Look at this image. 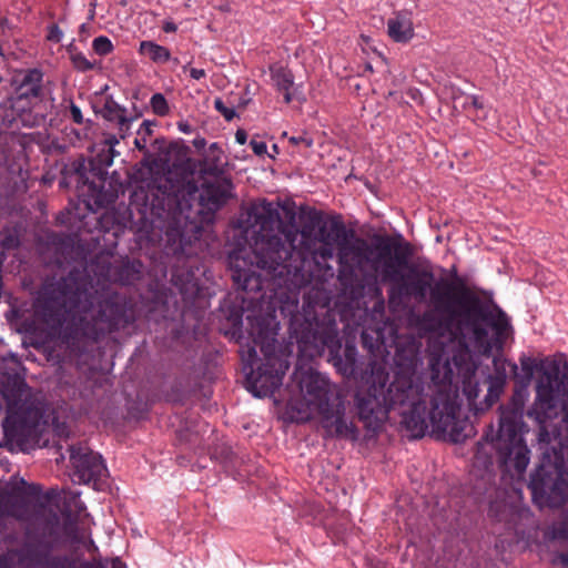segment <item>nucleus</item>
I'll return each mask as SVG.
<instances>
[{
  "label": "nucleus",
  "mask_w": 568,
  "mask_h": 568,
  "mask_svg": "<svg viewBox=\"0 0 568 568\" xmlns=\"http://www.w3.org/2000/svg\"><path fill=\"white\" fill-rule=\"evenodd\" d=\"M362 338H363L364 342L366 341V334L365 333L362 334Z\"/></svg>",
  "instance_id": "obj_50"
},
{
  "label": "nucleus",
  "mask_w": 568,
  "mask_h": 568,
  "mask_svg": "<svg viewBox=\"0 0 568 568\" xmlns=\"http://www.w3.org/2000/svg\"><path fill=\"white\" fill-rule=\"evenodd\" d=\"M69 450L73 468L72 480L78 484H92L97 488L108 471L102 457L82 444L71 446Z\"/></svg>",
  "instance_id": "obj_14"
},
{
  "label": "nucleus",
  "mask_w": 568,
  "mask_h": 568,
  "mask_svg": "<svg viewBox=\"0 0 568 568\" xmlns=\"http://www.w3.org/2000/svg\"><path fill=\"white\" fill-rule=\"evenodd\" d=\"M1 394L7 403V416L2 428L10 443L23 444L36 432L42 417V408L36 394L26 381L10 376Z\"/></svg>",
  "instance_id": "obj_11"
},
{
  "label": "nucleus",
  "mask_w": 568,
  "mask_h": 568,
  "mask_svg": "<svg viewBox=\"0 0 568 568\" xmlns=\"http://www.w3.org/2000/svg\"><path fill=\"white\" fill-rule=\"evenodd\" d=\"M520 419L517 409L501 406L498 432L494 435L490 426L484 439L477 443L474 464L488 469L493 466L491 450H495L501 465L513 462L516 471L524 473L529 464V449L520 435Z\"/></svg>",
  "instance_id": "obj_10"
},
{
  "label": "nucleus",
  "mask_w": 568,
  "mask_h": 568,
  "mask_svg": "<svg viewBox=\"0 0 568 568\" xmlns=\"http://www.w3.org/2000/svg\"><path fill=\"white\" fill-rule=\"evenodd\" d=\"M70 114H71V119L74 123H77V124L83 123L82 112H81L80 108L78 105H75L74 103H71V105H70Z\"/></svg>",
  "instance_id": "obj_34"
},
{
  "label": "nucleus",
  "mask_w": 568,
  "mask_h": 568,
  "mask_svg": "<svg viewBox=\"0 0 568 568\" xmlns=\"http://www.w3.org/2000/svg\"><path fill=\"white\" fill-rule=\"evenodd\" d=\"M142 264L139 261H121L109 268L111 281L130 285L140 278Z\"/></svg>",
  "instance_id": "obj_19"
},
{
  "label": "nucleus",
  "mask_w": 568,
  "mask_h": 568,
  "mask_svg": "<svg viewBox=\"0 0 568 568\" xmlns=\"http://www.w3.org/2000/svg\"><path fill=\"white\" fill-rule=\"evenodd\" d=\"M89 189H90V190H94V189H95L94 184H93V183H90V184H89Z\"/></svg>",
  "instance_id": "obj_49"
},
{
  "label": "nucleus",
  "mask_w": 568,
  "mask_h": 568,
  "mask_svg": "<svg viewBox=\"0 0 568 568\" xmlns=\"http://www.w3.org/2000/svg\"><path fill=\"white\" fill-rule=\"evenodd\" d=\"M290 143L293 145H303L305 149H310L313 145V140L305 135L291 136Z\"/></svg>",
  "instance_id": "obj_31"
},
{
  "label": "nucleus",
  "mask_w": 568,
  "mask_h": 568,
  "mask_svg": "<svg viewBox=\"0 0 568 568\" xmlns=\"http://www.w3.org/2000/svg\"><path fill=\"white\" fill-rule=\"evenodd\" d=\"M394 258L382 268V278L390 282L389 303L408 297L423 302L429 295L432 310L425 311L418 320L420 332L452 331L450 338H459V346L453 355L455 365L466 377L465 392L475 395L469 377L477 368L469 344L483 354L501 345L508 336L510 324L506 313L496 304L483 301L477 293L464 284L455 285L446 280L435 282L430 263L412 264L406 274L398 276Z\"/></svg>",
  "instance_id": "obj_3"
},
{
  "label": "nucleus",
  "mask_w": 568,
  "mask_h": 568,
  "mask_svg": "<svg viewBox=\"0 0 568 568\" xmlns=\"http://www.w3.org/2000/svg\"><path fill=\"white\" fill-rule=\"evenodd\" d=\"M452 331L440 332H423L427 335L426 341V355L428 359V367L430 372V382L424 383L417 376L416 372L422 359L419 357V343L412 339L405 345H400L396 349L395 362L398 367L394 379H397L400 375L409 378L412 386L416 387L423 395H426L424 405L432 408L433 395L440 393L444 394L445 402L438 410L439 414L445 418V410H447V424H450L455 428L459 429L462 434H469L471 426L467 418L460 417V403L458 396V388L454 385L455 371L462 378L463 394L467 398L469 409L475 414L484 413L488 410L499 397V393L493 386L488 388L484 400L477 402L479 394V384L476 381V372L469 377V384L475 386V395L468 396L465 392L466 377L455 365L453 355L459 346V338H450Z\"/></svg>",
  "instance_id": "obj_6"
},
{
  "label": "nucleus",
  "mask_w": 568,
  "mask_h": 568,
  "mask_svg": "<svg viewBox=\"0 0 568 568\" xmlns=\"http://www.w3.org/2000/svg\"><path fill=\"white\" fill-rule=\"evenodd\" d=\"M178 29L173 21H165L162 26V30L166 33L175 32Z\"/></svg>",
  "instance_id": "obj_43"
},
{
  "label": "nucleus",
  "mask_w": 568,
  "mask_h": 568,
  "mask_svg": "<svg viewBox=\"0 0 568 568\" xmlns=\"http://www.w3.org/2000/svg\"><path fill=\"white\" fill-rule=\"evenodd\" d=\"M204 144H205V140L204 139H199V140L194 141V145L196 148L204 146Z\"/></svg>",
  "instance_id": "obj_46"
},
{
  "label": "nucleus",
  "mask_w": 568,
  "mask_h": 568,
  "mask_svg": "<svg viewBox=\"0 0 568 568\" xmlns=\"http://www.w3.org/2000/svg\"><path fill=\"white\" fill-rule=\"evenodd\" d=\"M190 75L194 80H200V79H203V78L206 77V72H205L204 69L191 68L190 69Z\"/></svg>",
  "instance_id": "obj_39"
},
{
  "label": "nucleus",
  "mask_w": 568,
  "mask_h": 568,
  "mask_svg": "<svg viewBox=\"0 0 568 568\" xmlns=\"http://www.w3.org/2000/svg\"><path fill=\"white\" fill-rule=\"evenodd\" d=\"M143 193V204L151 215L163 221L172 220L174 224H180L182 215L181 203L179 201V184L168 174H156L146 183V190L141 187Z\"/></svg>",
  "instance_id": "obj_12"
},
{
  "label": "nucleus",
  "mask_w": 568,
  "mask_h": 568,
  "mask_svg": "<svg viewBox=\"0 0 568 568\" xmlns=\"http://www.w3.org/2000/svg\"><path fill=\"white\" fill-rule=\"evenodd\" d=\"M271 78L277 91L283 93L285 103H291L293 100L292 89L294 87L292 71L283 67L271 68Z\"/></svg>",
  "instance_id": "obj_21"
},
{
  "label": "nucleus",
  "mask_w": 568,
  "mask_h": 568,
  "mask_svg": "<svg viewBox=\"0 0 568 568\" xmlns=\"http://www.w3.org/2000/svg\"><path fill=\"white\" fill-rule=\"evenodd\" d=\"M552 562L554 564H559L564 567H568V552L565 554V552H561V554H558L554 559H552Z\"/></svg>",
  "instance_id": "obj_40"
},
{
  "label": "nucleus",
  "mask_w": 568,
  "mask_h": 568,
  "mask_svg": "<svg viewBox=\"0 0 568 568\" xmlns=\"http://www.w3.org/2000/svg\"><path fill=\"white\" fill-rule=\"evenodd\" d=\"M475 116H476L477 119H481V120H484V119L486 118L485 115H484V116H480L478 113H476V114H475Z\"/></svg>",
  "instance_id": "obj_48"
},
{
  "label": "nucleus",
  "mask_w": 568,
  "mask_h": 568,
  "mask_svg": "<svg viewBox=\"0 0 568 568\" xmlns=\"http://www.w3.org/2000/svg\"><path fill=\"white\" fill-rule=\"evenodd\" d=\"M240 225L246 232L252 230L255 236L254 244L250 250H235L229 255V266L234 284L244 292H258L264 288V282H270L272 283L271 290L274 291L275 296L281 302V298H286L290 295V291L286 286L277 285L276 278H273L272 274H267V270L258 265L255 253L256 243L275 237L282 245L288 246L290 241L286 239L284 231L288 226L298 230L297 226L294 223H284L277 206L265 199L254 202L247 207L240 220ZM300 234L304 248L314 258L321 257L324 261L332 258L334 244L337 243L338 281L345 290L353 286L356 281V271H363L366 264L369 263L372 268L377 272L384 267L386 262H392L394 257L397 266L402 267L406 266L408 258L413 255L412 244L406 242L400 234L396 236L379 235L375 237L373 245L377 256L371 258L373 250L367 241L354 236V232L347 231L345 225L338 221H333L328 229L325 224L322 225L314 239H312V230L308 227H304L301 232L297 231L296 237ZM293 255L294 260L301 258L303 261V270L311 274L305 270V258L301 252L296 251L295 243H293ZM310 283L311 281L307 284Z\"/></svg>",
  "instance_id": "obj_1"
},
{
  "label": "nucleus",
  "mask_w": 568,
  "mask_h": 568,
  "mask_svg": "<svg viewBox=\"0 0 568 568\" xmlns=\"http://www.w3.org/2000/svg\"><path fill=\"white\" fill-rule=\"evenodd\" d=\"M0 57H2V58L4 57L3 48L1 44H0Z\"/></svg>",
  "instance_id": "obj_47"
},
{
  "label": "nucleus",
  "mask_w": 568,
  "mask_h": 568,
  "mask_svg": "<svg viewBox=\"0 0 568 568\" xmlns=\"http://www.w3.org/2000/svg\"><path fill=\"white\" fill-rule=\"evenodd\" d=\"M470 105L476 109L477 111L484 109V103L480 101L479 97L477 95H470Z\"/></svg>",
  "instance_id": "obj_42"
},
{
  "label": "nucleus",
  "mask_w": 568,
  "mask_h": 568,
  "mask_svg": "<svg viewBox=\"0 0 568 568\" xmlns=\"http://www.w3.org/2000/svg\"><path fill=\"white\" fill-rule=\"evenodd\" d=\"M37 314L52 329L64 328L73 338L99 342L133 322L126 297L110 287L89 291L69 274L43 286Z\"/></svg>",
  "instance_id": "obj_5"
},
{
  "label": "nucleus",
  "mask_w": 568,
  "mask_h": 568,
  "mask_svg": "<svg viewBox=\"0 0 568 568\" xmlns=\"http://www.w3.org/2000/svg\"><path fill=\"white\" fill-rule=\"evenodd\" d=\"M92 49L97 54L103 57L110 54L113 51L114 47L112 44V41L108 37L100 36L93 40Z\"/></svg>",
  "instance_id": "obj_25"
},
{
  "label": "nucleus",
  "mask_w": 568,
  "mask_h": 568,
  "mask_svg": "<svg viewBox=\"0 0 568 568\" xmlns=\"http://www.w3.org/2000/svg\"><path fill=\"white\" fill-rule=\"evenodd\" d=\"M22 123H43L45 116L43 114L27 113L21 116Z\"/></svg>",
  "instance_id": "obj_33"
},
{
  "label": "nucleus",
  "mask_w": 568,
  "mask_h": 568,
  "mask_svg": "<svg viewBox=\"0 0 568 568\" xmlns=\"http://www.w3.org/2000/svg\"><path fill=\"white\" fill-rule=\"evenodd\" d=\"M73 173L77 178L78 183H82L83 185L88 183V180L84 179L85 165L83 160L73 163Z\"/></svg>",
  "instance_id": "obj_28"
},
{
  "label": "nucleus",
  "mask_w": 568,
  "mask_h": 568,
  "mask_svg": "<svg viewBox=\"0 0 568 568\" xmlns=\"http://www.w3.org/2000/svg\"><path fill=\"white\" fill-rule=\"evenodd\" d=\"M139 52L154 63H165L171 59V52L168 48L149 40L140 43Z\"/></svg>",
  "instance_id": "obj_22"
},
{
  "label": "nucleus",
  "mask_w": 568,
  "mask_h": 568,
  "mask_svg": "<svg viewBox=\"0 0 568 568\" xmlns=\"http://www.w3.org/2000/svg\"><path fill=\"white\" fill-rule=\"evenodd\" d=\"M387 34L394 42H409L415 36L412 12L407 10L396 11L387 20Z\"/></svg>",
  "instance_id": "obj_17"
},
{
  "label": "nucleus",
  "mask_w": 568,
  "mask_h": 568,
  "mask_svg": "<svg viewBox=\"0 0 568 568\" xmlns=\"http://www.w3.org/2000/svg\"><path fill=\"white\" fill-rule=\"evenodd\" d=\"M235 140L239 144L243 145L247 141V133L243 129H239L235 133Z\"/></svg>",
  "instance_id": "obj_41"
},
{
  "label": "nucleus",
  "mask_w": 568,
  "mask_h": 568,
  "mask_svg": "<svg viewBox=\"0 0 568 568\" xmlns=\"http://www.w3.org/2000/svg\"><path fill=\"white\" fill-rule=\"evenodd\" d=\"M102 116L119 126L121 138L130 128V120L126 118V110L119 105L112 98H108L102 109Z\"/></svg>",
  "instance_id": "obj_20"
},
{
  "label": "nucleus",
  "mask_w": 568,
  "mask_h": 568,
  "mask_svg": "<svg viewBox=\"0 0 568 568\" xmlns=\"http://www.w3.org/2000/svg\"><path fill=\"white\" fill-rule=\"evenodd\" d=\"M250 145L253 150V152L256 154V155H264L267 151V146H266V143L262 140H257L255 138H253L251 141H250Z\"/></svg>",
  "instance_id": "obj_30"
},
{
  "label": "nucleus",
  "mask_w": 568,
  "mask_h": 568,
  "mask_svg": "<svg viewBox=\"0 0 568 568\" xmlns=\"http://www.w3.org/2000/svg\"><path fill=\"white\" fill-rule=\"evenodd\" d=\"M214 108L220 112L226 121H231L235 118L236 112L233 108H229L224 104L221 98L214 100Z\"/></svg>",
  "instance_id": "obj_26"
},
{
  "label": "nucleus",
  "mask_w": 568,
  "mask_h": 568,
  "mask_svg": "<svg viewBox=\"0 0 568 568\" xmlns=\"http://www.w3.org/2000/svg\"><path fill=\"white\" fill-rule=\"evenodd\" d=\"M68 52L71 57L72 64L77 70L84 72L94 68V64L90 62L85 55L78 51L73 45L68 48Z\"/></svg>",
  "instance_id": "obj_23"
},
{
  "label": "nucleus",
  "mask_w": 568,
  "mask_h": 568,
  "mask_svg": "<svg viewBox=\"0 0 568 568\" xmlns=\"http://www.w3.org/2000/svg\"><path fill=\"white\" fill-rule=\"evenodd\" d=\"M232 190L233 184L229 179L205 183L200 192V203L209 211H217L233 196Z\"/></svg>",
  "instance_id": "obj_16"
},
{
  "label": "nucleus",
  "mask_w": 568,
  "mask_h": 568,
  "mask_svg": "<svg viewBox=\"0 0 568 568\" xmlns=\"http://www.w3.org/2000/svg\"><path fill=\"white\" fill-rule=\"evenodd\" d=\"M388 379L389 374L384 366H374L367 392L356 396L359 419L367 428L377 429L387 419L390 409L399 408L400 425L412 439L424 437L429 429L436 438L456 444L469 436L447 424V414H444L445 418L439 414L438 408L444 405L446 398L444 394H434L432 408H428L424 405L426 395L413 387L409 378L400 375L389 384Z\"/></svg>",
  "instance_id": "obj_7"
},
{
  "label": "nucleus",
  "mask_w": 568,
  "mask_h": 568,
  "mask_svg": "<svg viewBox=\"0 0 568 568\" xmlns=\"http://www.w3.org/2000/svg\"><path fill=\"white\" fill-rule=\"evenodd\" d=\"M178 126H179V130L183 133H191L192 132V128L191 125L187 123V122H184V121H181L178 123Z\"/></svg>",
  "instance_id": "obj_44"
},
{
  "label": "nucleus",
  "mask_w": 568,
  "mask_h": 568,
  "mask_svg": "<svg viewBox=\"0 0 568 568\" xmlns=\"http://www.w3.org/2000/svg\"><path fill=\"white\" fill-rule=\"evenodd\" d=\"M111 568H126V567H125V564L122 562L119 558H114L112 560Z\"/></svg>",
  "instance_id": "obj_45"
},
{
  "label": "nucleus",
  "mask_w": 568,
  "mask_h": 568,
  "mask_svg": "<svg viewBox=\"0 0 568 568\" xmlns=\"http://www.w3.org/2000/svg\"><path fill=\"white\" fill-rule=\"evenodd\" d=\"M300 388L302 400L292 405V409L297 413V422H307L317 416L326 436L352 442L358 439V429L345 418V406L336 385L326 376L310 371L302 376Z\"/></svg>",
  "instance_id": "obj_9"
},
{
  "label": "nucleus",
  "mask_w": 568,
  "mask_h": 568,
  "mask_svg": "<svg viewBox=\"0 0 568 568\" xmlns=\"http://www.w3.org/2000/svg\"><path fill=\"white\" fill-rule=\"evenodd\" d=\"M119 143V139L114 134H108L104 139L105 146L109 148L110 155L105 160H100L101 163L105 165H111L112 159L114 156V145Z\"/></svg>",
  "instance_id": "obj_27"
},
{
  "label": "nucleus",
  "mask_w": 568,
  "mask_h": 568,
  "mask_svg": "<svg viewBox=\"0 0 568 568\" xmlns=\"http://www.w3.org/2000/svg\"><path fill=\"white\" fill-rule=\"evenodd\" d=\"M62 38H63V32L57 24H52L49 27L47 40H49L51 42L59 43V42H61Z\"/></svg>",
  "instance_id": "obj_29"
},
{
  "label": "nucleus",
  "mask_w": 568,
  "mask_h": 568,
  "mask_svg": "<svg viewBox=\"0 0 568 568\" xmlns=\"http://www.w3.org/2000/svg\"><path fill=\"white\" fill-rule=\"evenodd\" d=\"M150 104L152 111L159 116H165L170 112V108L165 97L162 93H155L151 97Z\"/></svg>",
  "instance_id": "obj_24"
},
{
  "label": "nucleus",
  "mask_w": 568,
  "mask_h": 568,
  "mask_svg": "<svg viewBox=\"0 0 568 568\" xmlns=\"http://www.w3.org/2000/svg\"><path fill=\"white\" fill-rule=\"evenodd\" d=\"M138 134L140 136H145V139H148V136H151L152 134V122L149 121V120H145L142 122L139 131H138Z\"/></svg>",
  "instance_id": "obj_35"
},
{
  "label": "nucleus",
  "mask_w": 568,
  "mask_h": 568,
  "mask_svg": "<svg viewBox=\"0 0 568 568\" xmlns=\"http://www.w3.org/2000/svg\"><path fill=\"white\" fill-rule=\"evenodd\" d=\"M529 487L534 500L540 507L558 508L568 499V480L561 468L552 464H541L532 474Z\"/></svg>",
  "instance_id": "obj_13"
},
{
  "label": "nucleus",
  "mask_w": 568,
  "mask_h": 568,
  "mask_svg": "<svg viewBox=\"0 0 568 568\" xmlns=\"http://www.w3.org/2000/svg\"><path fill=\"white\" fill-rule=\"evenodd\" d=\"M557 404L561 413V423L568 429V383L562 384L556 397L552 381L550 376H547V381H540L536 387L534 410L537 415V419L540 423L550 419L556 415Z\"/></svg>",
  "instance_id": "obj_15"
},
{
  "label": "nucleus",
  "mask_w": 568,
  "mask_h": 568,
  "mask_svg": "<svg viewBox=\"0 0 568 568\" xmlns=\"http://www.w3.org/2000/svg\"><path fill=\"white\" fill-rule=\"evenodd\" d=\"M146 139L145 136H140L134 140V145L139 151L144 152L145 155H149V151L146 149Z\"/></svg>",
  "instance_id": "obj_38"
},
{
  "label": "nucleus",
  "mask_w": 568,
  "mask_h": 568,
  "mask_svg": "<svg viewBox=\"0 0 568 568\" xmlns=\"http://www.w3.org/2000/svg\"><path fill=\"white\" fill-rule=\"evenodd\" d=\"M19 245V240L13 235H8L2 240V247L4 250L14 248Z\"/></svg>",
  "instance_id": "obj_36"
},
{
  "label": "nucleus",
  "mask_w": 568,
  "mask_h": 568,
  "mask_svg": "<svg viewBox=\"0 0 568 568\" xmlns=\"http://www.w3.org/2000/svg\"><path fill=\"white\" fill-rule=\"evenodd\" d=\"M276 149H277V146H276V144H274L273 145V152H276Z\"/></svg>",
  "instance_id": "obj_51"
},
{
  "label": "nucleus",
  "mask_w": 568,
  "mask_h": 568,
  "mask_svg": "<svg viewBox=\"0 0 568 568\" xmlns=\"http://www.w3.org/2000/svg\"><path fill=\"white\" fill-rule=\"evenodd\" d=\"M40 486L11 478L0 486V568H106L102 559L79 562L55 549L80 547L98 551L79 494L62 508L51 501L34 504Z\"/></svg>",
  "instance_id": "obj_2"
},
{
  "label": "nucleus",
  "mask_w": 568,
  "mask_h": 568,
  "mask_svg": "<svg viewBox=\"0 0 568 568\" xmlns=\"http://www.w3.org/2000/svg\"><path fill=\"white\" fill-rule=\"evenodd\" d=\"M506 508H507V505H506V504H501V505H499V504H497V503H491V504H490V507H489V513H490V515H491V516H494V517H496V518L500 519V517H499V516H500V515H499V513H500V511H501V513H504V511L506 510Z\"/></svg>",
  "instance_id": "obj_37"
},
{
  "label": "nucleus",
  "mask_w": 568,
  "mask_h": 568,
  "mask_svg": "<svg viewBox=\"0 0 568 568\" xmlns=\"http://www.w3.org/2000/svg\"><path fill=\"white\" fill-rule=\"evenodd\" d=\"M288 246L273 237L256 243V257L258 265L267 270L276 278L277 285L286 286L290 295L281 298L278 310L288 317L291 337L296 339L300 352L308 357L321 356L328 349V362L344 377H352L356 371L357 349L355 345L346 343L342 348L338 329L335 321L320 323L310 313L298 311V291L310 282V274L303 270V261L293 255V243L297 235L294 226L285 229Z\"/></svg>",
  "instance_id": "obj_4"
},
{
  "label": "nucleus",
  "mask_w": 568,
  "mask_h": 568,
  "mask_svg": "<svg viewBox=\"0 0 568 568\" xmlns=\"http://www.w3.org/2000/svg\"><path fill=\"white\" fill-rule=\"evenodd\" d=\"M248 336L240 337V354L245 369L250 368V389L256 397L273 395L282 385L290 363L276 352V329L264 316L246 317Z\"/></svg>",
  "instance_id": "obj_8"
},
{
  "label": "nucleus",
  "mask_w": 568,
  "mask_h": 568,
  "mask_svg": "<svg viewBox=\"0 0 568 568\" xmlns=\"http://www.w3.org/2000/svg\"><path fill=\"white\" fill-rule=\"evenodd\" d=\"M43 72L40 69H28L19 73L16 82L18 99H38L42 94Z\"/></svg>",
  "instance_id": "obj_18"
},
{
  "label": "nucleus",
  "mask_w": 568,
  "mask_h": 568,
  "mask_svg": "<svg viewBox=\"0 0 568 568\" xmlns=\"http://www.w3.org/2000/svg\"><path fill=\"white\" fill-rule=\"evenodd\" d=\"M552 538L568 539V521H564L559 527L552 529Z\"/></svg>",
  "instance_id": "obj_32"
},
{
  "label": "nucleus",
  "mask_w": 568,
  "mask_h": 568,
  "mask_svg": "<svg viewBox=\"0 0 568 568\" xmlns=\"http://www.w3.org/2000/svg\"><path fill=\"white\" fill-rule=\"evenodd\" d=\"M276 149H277V146H276V144H274L273 145V152H276Z\"/></svg>",
  "instance_id": "obj_52"
}]
</instances>
